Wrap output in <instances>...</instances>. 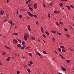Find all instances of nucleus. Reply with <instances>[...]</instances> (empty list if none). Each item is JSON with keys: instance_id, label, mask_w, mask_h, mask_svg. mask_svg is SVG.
<instances>
[{"instance_id": "1", "label": "nucleus", "mask_w": 74, "mask_h": 74, "mask_svg": "<svg viewBox=\"0 0 74 74\" xmlns=\"http://www.w3.org/2000/svg\"><path fill=\"white\" fill-rule=\"evenodd\" d=\"M27 14H28V15H29V16H31V17H32V16H33V14L31 13H30V12H27Z\"/></svg>"}, {"instance_id": "2", "label": "nucleus", "mask_w": 74, "mask_h": 74, "mask_svg": "<svg viewBox=\"0 0 74 74\" xmlns=\"http://www.w3.org/2000/svg\"><path fill=\"white\" fill-rule=\"evenodd\" d=\"M34 7L35 9L37 8V4L36 3H35L34 4Z\"/></svg>"}, {"instance_id": "3", "label": "nucleus", "mask_w": 74, "mask_h": 74, "mask_svg": "<svg viewBox=\"0 0 74 74\" xmlns=\"http://www.w3.org/2000/svg\"><path fill=\"white\" fill-rule=\"evenodd\" d=\"M17 40H13V43L14 44H17Z\"/></svg>"}, {"instance_id": "4", "label": "nucleus", "mask_w": 74, "mask_h": 74, "mask_svg": "<svg viewBox=\"0 0 74 74\" xmlns=\"http://www.w3.org/2000/svg\"><path fill=\"white\" fill-rule=\"evenodd\" d=\"M27 37V38H29V35H28V34H24V37Z\"/></svg>"}, {"instance_id": "5", "label": "nucleus", "mask_w": 74, "mask_h": 74, "mask_svg": "<svg viewBox=\"0 0 74 74\" xmlns=\"http://www.w3.org/2000/svg\"><path fill=\"white\" fill-rule=\"evenodd\" d=\"M4 11L3 12L2 10L1 11L0 14H1V15H3L4 14Z\"/></svg>"}, {"instance_id": "6", "label": "nucleus", "mask_w": 74, "mask_h": 74, "mask_svg": "<svg viewBox=\"0 0 74 74\" xmlns=\"http://www.w3.org/2000/svg\"><path fill=\"white\" fill-rule=\"evenodd\" d=\"M27 28L29 31H31V30L30 29V25H28L27 26Z\"/></svg>"}, {"instance_id": "7", "label": "nucleus", "mask_w": 74, "mask_h": 74, "mask_svg": "<svg viewBox=\"0 0 74 74\" xmlns=\"http://www.w3.org/2000/svg\"><path fill=\"white\" fill-rule=\"evenodd\" d=\"M17 47L18 48H20V47H21V45L20 44H18L17 45Z\"/></svg>"}, {"instance_id": "8", "label": "nucleus", "mask_w": 74, "mask_h": 74, "mask_svg": "<svg viewBox=\"0 0 74 74\" xmlns=\"http://www.w3.org/2000/svg\"><path fill=\"white\" fill-rule=\"evenodd\" d=\"M41 31L42 32V33H44V29L42 27H41Z\"/></svg>"}, {"instance_id": "9", "label": "nucleus", "mask_w": 74, "mask_h": 74, "mask_svg": "<svg viewBox=\"0 0 74 74\" xmlns=\"http://www.w3.org/2000/svg\"><path fill=\"white\" fill-rule=\"evenodd\" d=\"M5 47L6 48H7V49H9V50H10L11 49V48H10V47H9L7 46H5Z\"/></svg>"}, {"instance_id": "10", "label": "nucleus", "mask_w": 74, "mask_h": 74, "mask_svg": "<svg viewBox=\"0 0 74 74\" xmlns=\"http://www.w3.org/2000/svg\"><path fill=\"white\" fill-rule=\"evenodd\" d=\"M66 7L68 8L69 10H70V9H71L70 7L68 5H66Z\"/></svg>"}, {"instance_id": "11", "label": "nucleus", "mask_w": 74, "mask_h": 74, "mask_svg": "<svg viewBox=\"0 0 74 74\" xmlns=\"http://www.w3.org/2000/svg\"><path fill=\"white\" fill-rule=\"evenodd\" d=\"M66 62L67 63H69V62H71V60H66Z\"/></svg>"}, {"instance_id": "12", "label": "nucleus", "mask_w": 74, "mask_h": 74, "mask_svg": "<svg viewBox=\"0 0 74 74\" xmlns=\"http://www.w3.org/2000/svg\"><path fill=\"white\" fill-rule=\"evenodd\" d=\"M29 10H30L31 11H33V9L32 8H31V7H29Z\"/></svg>"}, {"instance_id": "13", "label": "nucleus", "mask_w": 74, "mask_h": 74, "mask_svg": "<svg viewBox=\"0 0 74 74\" xmlns=\"http://www.w3.org/2000/svg\"><path fill=\"white\" fill-rule=\"evenodd\" d=\"M45 33L46 34H47V35H49V32H48L47 31H46V32H45Z\"/></svg>"}, {"instance_id": "14", "label": "nucleus", "mask_w": 74, "mask_h": 74, "mask_svg": "<svg viewBox=\"0 0 74 74\" xmlns=\"http://www.w3.org/2000/svg\"><path fill=\"white\" fill-rule=\"evenodd\" d=\"M12 34L13 35H14V36H18V33H14Z\"/></svg>"}, {"instance_id": "15", "label": "nucleus", "mask_w": 74, "mask_h": 74, "mask_svg": "<svg viewBox=\"0 0 74 74\" xmlns=\"http://www.w3.org/2000/svg\"><path fill=\"white\" fill-rule=\"evenodd\" d=\"M54 13L55 14H58V13H59V11H54Z\"/></svg>"}, {"instance_id": "16", "label": "nucleus", "mask_w": 74, "mask_h": 74, "mask_svg": "<svg viewBox=\"0 0 74 74\" xmlns=\"http://www.w3.org/2000/svg\"><path fill=\"white\" fill-rule=\"evenodd\" d=\"M36 53L38 55H39V56H41V54H40V53L38 52H37Z\"/></svg>"}, {"instance_id": "17", "label": "nucleus", "mask_w": 74, "mask_h": 74, "mask_svg": "<svg viewBox=\"0 0 74 74\" xmlns=\"http://www.w3.org/2000/svg\"><path fill=\"white\" fill-rule=\"evenodd\" d=\"M59 5L60 7H62L63 6V4L62 3H60Z\"/></svg>"}, {"instance_id": "18", "label": "nucleus", "mask_w": 74, "mask_h": 74, "mask_svg": "<svg viewBox=\"0 0 74 74\" xmlns=\"http://www.w3.org/2000/svg\"><path fill=\"white\" fill-rule=\"evenodd\" d=\"M51 32H52L53 33H54V34H55V33H56V31H51Z\"/></svg>"}, {"instance_id": "19", "label": "nucleus", "mask_w": 74, "mask_h": 74, "mask_svg": "<svg viewBox=\"0 0 74 74\" xmlns=\"http://www.w3.org/2000/svg\"><path fill=\"white\" fill-rule=\"evenodd\" d=\"M33 16L36 18H37V16L36 15H33Z\"/></svg>"}, {"instance_id": "20", "label": "nucleus", "mask_w": 74, "mask_h": 74, "mask_svg": "<svg viewBox=\"0 0 74 74\" xmlns=\"http://www.w3.org/2000/svg\"><path fill=\"white\" fill-rule=\"evenodd\" d=\"M24 40H25V41H27V37H24Z\"/></svg>"}, {"instance_id": "21", "label": "nucleus", "mask_w": 74, "mask_h": 74, "mask_svg": "<svg viewBox=\"0 0 74 74\" xmlns=\"http://www.w3.org/2000/svg\"><path fill=\"white\" fill-rule=\"evenodd\" d=\"M6 61H10V57H8V58L6 59Z\"/></svg>"}, {"instance_id": "22", "label": "nucleus", "mask_w": 74, "mask_h": 74, "mask_svg": "<svg viewBox=\"0 0 74 74\" xmlns=\"http://www.w3.org/2000/svg\"><path fill=\"white\" fill-rule=\"evenodd\" d=\"M17 40H18V41L20 43H21V40L18 38H17Z\"/></svg>"}, {"instance_id": "23", "label": "nucleus", "mask_w": 74, "mask_h": 74, "mask_svg": "<svg viewBox=\"0 0 74 74\" xmlns=\"http://www.w3.org/2000/svg\"><path fill=\"white\" fill-rule=\"evenodd\" d=\"M57 34H59V35H60V36H62V34L60 32H58L57 33Z\"/></svg>"}, {"instance_id": "24", "label": "nucleus", "mask_w": 74, "mask_h": 74, "mask_svg": "<svg viewBox=\"0 0 74 74\" xmlns=\"http://www.w3.org/2000/svg\"><path fill=\"white\" fill-rule=\"evenodd\" d=\"M22 44L23 45H25V42L24 41H23Z\"/></svg>"}, {"instance_id": "25", "label": "nucleus", "mask_w": 74, "mask_h": 74, "mask_svg": "<svg viewBox=\"0 0 74 74\" xmlns=\"http://www.w3.org/2000/svg\"><path fill=\"white\" fill-rule=\"evenodd\" d=\"M58 51H59V52H62V51H61V49H60V48H59L58 49Z\"/></svg>"}, {"instance_id": "26", "label": "nucleus", "mask_w": 74, "mask_h": 74, "mask_svg": "<svg viewBox=\"0 0 74 74\" xmlns=\"http://www.w3.org/2000/svg\"><path fill=\"white\" fill-rule=\"evenodd\" d=\"M64 46H63L60 47V48H62V49H64Z\"/></svg>"}, {"instance_id": "27", "label": "nucleus", "mask_w": 74, "mask_h": 74, "mask_svg": "<svg viewBox=\"0 0 74 74\" xmlns=\"http://www.w3.org/2000/svg\"><path fill=\"white\" fill-rule=\"evenodd\" d=\"M48 17L49 18H50L51 17V14L50 13H49L48 14Z\"/></svg>"}, {"instance_id": "28", "label": "nucleus", "mask_w": 74, "mask_h": 74, "mask_svg": "<svg viewBox=\"0 0 74 74\" xmlns=\"http://www.w3.org/2000/svg\"><path fill=\"white\" fill-rule=\"evenodd\" d=\"M56 23L57 24V26H59V22H58L57 21Z\"/></svg>"}, {"instance_id": "29", "label": "nucleus", "mask_w": 74, "mask_h": 74, "mask_svg": "<svg viewBox=\"0 0 74 74\" xmlns=\"http://www.w3.org/2000/svg\"><path fill=\"white\" fill-rule=\"evenodd\" d=\"M42 36L44 38H46V36H45V34H43L42 35Z\"/></svg>"}, {"instance_id": "30", "label": "nucleus", "mask_w": 74, "mask_h": 74, "mask_svg": "<svg viewBox=\"0 0 74 74\" xmlns=\"http://www.w3.org/2000/svg\"><path fill=\"white\" fill-rule=\"evenodd\" d=\"M43 53H44L45 54H47V53L45 51H43Z\"/></svg>"}, {"instance_id": "31", "label": "nucleus", "mask_w": 74, "mask_h": 74, "mask_svg": "<svg viewBox=\"0 0 74 74\" xmlns=\"http://www.w3.org/2000/svg\"><path fill=\"white\" fill-rule=\"evenodd\" d=\"M29 63L31 64H33V62L30 61V62H29Z\"/></svg>"}, {"instance_id": "32", "label": "nucleus", "mask_w": 74, "mask_h": 74, "mask_svg": "<svg viewBox=\"0 0 74 74\" xmlns=\"http://www.w3.org/2000/svg\"><path fill=\"white\" fill-rule=\"evenodd\" d=\"M70 7H71V8H74V6H73V5H70Z\"/></svg>"}, {"instance_id": "33", "label": "nucleus", "mask_w": 74, "mask_h": 74, "mask_svg": "<svg viewBox=\"0 0 74 74\" xmlns=\"http://www.w3.org/2000/svg\"><path fill=\"white\" fill-rule=\"evenodd\" d=\"M19 16V18H21L22 17V15H21V14H20Z\"/></svg>"}, {"instance_id": "34", "label": "nucleus", "mask_w": 74, "mask_h": 74, "mask_svg": "<svg viewBox=\"0 0 74 74\" xmlns=\"http://www.w3.org/2000/svg\"><path fill=\"white\" fill-rule=\"evenodd\" d=\"M43 5L44 7H46V6L45 5V3H43Z\"/></svg>"}, {"instance_id": "35", "label": "nucleus", "mask_w": 74, "mask_h": 74, "mask_svg": "<svg viewBox=\"0 0 74 74\" xmlns=\"http://www.w3.org/2000/svg\"><path fill=\"white\" fill-rule=\"evenodd\" d=\"M29 56H32V54L31 53H29Z\"/></svg>"}, {"instance_id": "36", "label": "nucleus", "mask_w": 74, "mask_h": 74, "mask_svg": "<svg viewBox=\"0 0 74 74\" xmlns=\"http://www.w3.org/2000/svg\"><path fill=\"white\" fill-rule=\"evenodd\" d=\"M69 49L71 51H73V50L71 48H69Z\"/></svg>"}, {"instance_id": "37", "label": "nucleus", "mask_w": 74, "mask_h": 74, "mask_svg": "<svg viewBox=\"0 0 74 74\" xmlns=\"http://www.w3.org/2000/svg\"><path fill=\"white\" fill-rule=\"evenodd\" d=\"M62 70H63V71H65V68H62Z\"/></svg>"}, {"instance_id": "38", "label": "nucleus", "mask_w": 74, "mask_h": 74, "mask_svg": "<svg viewBox=\"0 0 74 74\" xmlns=\"http://www.w3.org/2000/svg\"><path fill=\"white\" fill-rule=\"evenodd\" d=\"M66 36L67 37H70V36L69 35L67 34L66 35Z\"/></svg>"}, {"instance_id": "39", "label": "nucleus", "mask_w": 74, "mask_h": 74, "mask_svg": "<svg viewBox=\"0 0 74 74\" xmlns=\"http://www.w3.org/2000/svg\"><path fill=\"white\" fill-rule=\"evenodd\" d=\"M54 52L55 53H56V54H57V55H58V53L57 52H56V51H54Z\"/></svg>"}, {"instance_id": "40", "label": "nucleus", "mask_w": 74, "mask_h": 74, "mask_svg": "<svg viewBox=\"0 0 74 74\" xmlns=\"http://www.w3.org/2000/svg\"><path fill=\"white\" fill-rule=\"evenodd\" d=\"M60 56H61V58H62V57H63V55H62L61 54H60Z\"/></svg>"}, {"instance_id": "41", "label": "nucleus", "mask_w": 74, "mask_h": 74, "mask_svg": "<svg viewBox=\"0 0 74 74\" xmlns=\"http://www.w3.org/2000/svg\"><path fill=\"white\" fill-rule=\"evenodd\" d=\"M62 52H65V50H64L63 49H62Z\"/></svg>"}, {"instance_id": "42", "label": "nucleus", "mask_w": 74, "mask_h": 74, "mask_svg": "<svg viewBox=\"0 0 74 74\" xmlns=\"http://www.w3.org/2000/svg\"><path fill=\"white\" fill-rule=\"evenodd\" d=\"M16 10V14H18V10L17 9Z\"/></svg>"}, {"instance_id": "43", "label": "nucleus", "mask_w": 74, "mask_h": 74, "mask_svg": "<svg viewBox=\"0 0 74 74\" xmlns=\"http://www.w3.org/2000/svg\"><path fill=\"white\" fill-rule=\"evenodd\" d=\"M32 5V4L31 3H30L28 5V7H30V6Z\"/></svg>"}, {"instance_id": "44", "label": "nucleus", "mask_w": 74, "mask_h": 74, "mask_svg": "<svg viewBox=\"0 0 74 74\" xmlns=\"http://www.w3.org/2000/svg\"><path fill=\"white\" fill-rule=\"evenodd\" d=\"M3 55H5V53L4 52H3L2 53Z\"/></svg>"}, {"instance_id": "45", "label": "nucleus", "mask_w": 74, "mask_h": 74, "mask_svg": "<svg viewBox=\"0 0 74 74\" xmlns=\"http://www.w3.org/2000/svg\"><path fill=\"white\" fill-rule=\"evenodd\" d=\"M25 49V48L23 47H22L21 48V49L23 50Z\"/></svg>"}, {"instance_id": "46", "label": "nucleus", "mask_w": 74, "mask_h": 74, "mask_svg": "<svg viewBox=\"0 0 74 74\" xmlns=\"http://www.w3.org/2000/svg\"><path fill=\"white\" fill-rule=\"evenodd\" d=\"M31 38L32 40H33V39H34V38L32 36Z\"/></svg>"}, {"instance_id": "47", "label": "nucleus", "mask_w": 74, "mask_h": 74, "mask_svg": "<svg viewBox=\"0 0 74 74\" xmlns=\"http://www.w3.org/2000/svg\"><path fill=\"white\" fill-rule=\"evenodd\" d=\"M9 23H10V24L11 25H12V22H11V21H9Z\"/></svg>"}, {"instance_id": "48", "label": "nucleus", "mask_w": 74, "mask_h": 74, "mask_svg": "<svg viewBox=\"0 0 74 74\" xmlns=\"http://www.w3.org/2000/svg\"><path fill=\"white\" fill-rule=\"evenodd\" d=\"M65 32H67L68 31V29H67L66 28L65 29Z\"/></svg>"}, {"instance_id": "49", "label": "nucleus", "mask_w": 74, "mask_h": 74, "mask_svg": "<svg viewBox=\"0 0 74 74\" xmlns=\"http://www.w3.org/2000/svg\"><path fill=\"white\" fill-rule=\"evenodd\" d=\"M28 66H31V64H28Z\"/></svg>"}, {"instance_id": "50", "label": "nucleus", "mask_w": 74, "mask_h": 74, "mask_svg": "<svg viewBox=\"0 0 74 74\" xmlns=\"http://www.w3.org/2000/svg\"><path fill=\"white\" fill-rule=\"evenodd\" d=\"M26 3L27 4H29V2L28 1H27L26 2Z\"/></svg>"}, {"instance_id": "51", "label": "nucleus", "mask_w": 74, "mask_h": 74, "mask_svg": "<svg viewBox=\"0 0 74 74\" xmlns=\"http://www.w3.org/2000/svg\"><path fill=\"white\" fill-rule=\"evenodd\" d=\"M20 73V71H18L17 72V74H19Z\"/></svg>"}, {"instance_id": "52", "label": "nucleus", "mask_w": 74, "mask_h": 74, "mask_svg": "<svg viewBox=\"0 0 74 74\" xmlns=\"http://www.w3.org/2000/svg\"><path fill=\"white\" fill-rule=\"evenodd\" d=\"M29 3H30V1H31V0H27Z\"/></svg>"}, {"instance_id": "53", "label": "nucleus", "mask_w": 74, "mask_h": 74, "mask_svg": "<svg viewBox=\"0 0 74 74\" xmlns=\"http://www.w3.org/2000/svg\"><path fill=\"white\" fill-rule=\"evenodd\" d=\"M62 1H65V0H60Z\"/></svg>"}, {"instance_id": "54", "label": "nucleus", "mask_w": 74, "mask_h": 74, "mask_svg": "<svg viewBox=\"0 0 74 74\" xmlns=\"http://www.w3.org/2000/svg\"><path fill=\"white\" fill-rule=\"evenodd\" d=\"M28 72V73H30V72H31V71H30V70H29Z\"/></svg>"}, {"instance_id": "55", "label": "nucleus", "mask_w": 74, "mask_h": 74, "mask_svg": "<svg viewBox=\"0 0 74 74\" xmlns=\"http://www.w3.org/2000/svg\"><path fill=\"white\" fill-rule=\"evenodd\" d=\"M29 48V47H26V48H25V49H28V48Z\"/></svg>"}, {"instance_id": "56", "label": "nucleus", "mask_w": 74, "mask_h": 74, "mask_svg": "<svg viewBox=\"0 0 74 74\" xmlns=\"http://www.w3.org/2000/svg\"><path fill=\"white\" fill-rule=\"evenodd\" d=\"M21 58H22V59H26L25 58V57H22Z\"/></svg>"}, {"instance_id": "57", "label": "nucleus", "mask_w": 74, "mask_h": 74, "mask_svg": "<svg viewBox=\"0 0 74 74\" xmlns=\"http://www.w3.org/2000/svg\"><path fill=\"white\" fill-rule=\"evenodd\" d=\"M6 17H8V14H6Z\"/></svg>"}, {"instance_id": "58", "label": "nucleus", "mask_w": 74, "mask_h": 74, "mask_svg": "<svg viewBox=\"0 0 74 74\" xmlns=\"http://www.w3.org/2000/svg\"><path fill=\"white\" fill-rule=\"evenodd\" d=\"M36 24L37 25H38V21L36 22Z\"/></svg>"}, {"instance_id": "59", "label": "nucleus", "mask_w": 74, "mask_h": 74, "mask_svg": "<svg viewBox=\"0 0 74 74\" xmlns=\"http://www.w3.org/2000/svg\"><path fill=\"white\" fill-rule=\"evenodd\" d=\"M53 42H54V41H55V38H53Z\"/></svg>"}, {"instance_id": "60", "label": "nucleus", "mask_w": 74, "mask_h": 74, "mask_svg": "<svg viewBox=\"0 0 74 74\" xmlns=\"http://www.w3.org/2000/svg\"><path fill=\"white\" fill-rule=\"evenodd\" d=\"M62 59H65V58L64 57L63 58V57H62Z\"/></svg>"}, {"instance_id": "61", "label": "nucleus", "mask_w": 74, "mask_h": 74, "mask_svg": "<svg viewBox=\"0 0 74 74\" xmlns=\"http://www.w3.org/2000/svg\"><path fill=\"white\" fill-rule=\"evenodd\" d=\"M7 3H9V0H7Z\"/></svg>"}, {"instance_id": "62", "label": "nucleus", "mask_w": 74, "mask_h": 74, "mask_svg": "<svg viewBox=\"0 0 74 74\" xmlns=\"http://www.w3.org/2000/svg\"><path fill=\"white\" fill-rule=\"evenodd\" d=\"M62 23H63L61 22L60 23V24L61 25H62Z\"/></svg>"}, {"instance_id": "63", "label": "nucleus", "mask_w": 74, "mask_h": 74, "mask_svg": "<svg viewBox=\"0 0 74 74\" xmlns=\"http://www.w3.org/2000/svg\"><path fill=\"white\" fill-rule=\"evenodd\" d=\"M7 21V20L5 19V21H4V22H5Z\"/></svg>"}, {"instance_id": "64", "label": "nucleus", "mask_w": 74, "mask_h": 74, "mask_svg": "<svg viewBox=\"0 0 74 74\" xmlns=\"http://www.w3.org/2000/svg\"><path fill=\"white\" fill-rule=\"evenodd\" d=\"M23 47L25 48V47H26V46H25V45H23Z\"/></svg>"}]
</instances>
